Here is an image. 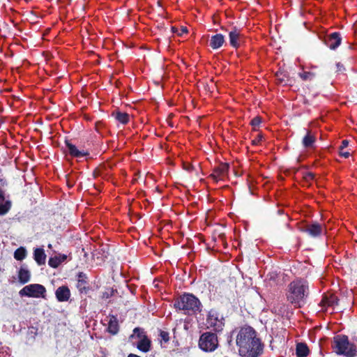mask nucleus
<instances>
[{
	"label": "nucleus",
	"instance_id": "nucleus-2",
	"mask_svg": "<svg viewBox=\"0 0 357 357\" xmlns=\"http://www.w3.org/2000/svg\"><path fill=\"white\" fill-rule=\"evenodd\" d=\"M308 295V284L302 279L291 282L288 286L287 300L296 307H301Z\"/></svg>",
	"mask_w": 357,
	"mask_h": 357
},
{
	"label": "nucleus",
	"instance_id": "nucleus-3",
	"mask_svg": "<svg viewBox=\"0 0 357 357\" xmlns=\"http://www.w3.org/2000/svg\"><path fill=\"white\" fill-rule=\"evenodd\" d=\"M332 348L336 354L345 357H354L357 354L356 345L351 343L348 337L344 335H338L333 337Z\"/></svg>",
	"mask_w": 357,
	"mask_h": 357
},
{
	"label": "nucleus",
	"instance_id": "nucleus-11",
	"mask_svg": "<svg viewBox=\"0 0 357 357\" xmlns=\"http://www.w3.org/2000/svg\"><path fill=\"white\" fill-rule=\"evenodd\" d=\"M70 291L67 286H61L56 289L55 296L58 301L66 302L70 299Z\"/></svg>",
	"mask_w": 357,
	"mask_h": 357
},
{
	"label": "nucleus",
	"instance_id": "nucleus-29",
	"mask_svg": "<svg viewBox=\"0 0 357 357\" xmlns=\"http://www.w3.org/2000/svg\"><path fill=\"white\" fill-rule=\"evenodd\" d=\"M263 136L260 134H258L257 137L253 139L252 141V144L258 145L260 142L262 140Z\"/></svg>",
	"mask_w": 357,
	"mask_h": 357
},
{
	"label": "nucleus",
	"instance_id": "nucleus-8",
	"mask_svg": "<svg viewBox=\"0 0 357 357\" xmlns=\"http://www.w3.org/2000/svg\"><path fill=\"white\" fill-rule=\"evenodd\" d=\"M131 337H137L139 339L137 343V347L141 351L148 352L151 349V341L145 335L142 329L135 328Z\"/></svg>",
	"mask_w": 357,
	"mask_h": 357
},
{
	"label": "nucleus",
	"instance_id": "nucleus-23",
	"mask_svg": "<svg viewBox=\"0 0 357 357\" xmlns=\"http://www.w3.org/2000/svg\"><path fill=\"white\" fill-rule=\"evenodd\" d=\"M26 257V250L24 247L17 248L14 252V258L16 260L22 261Z\"/></svg>",
	"mask_w": 357,
	"mask_h": 357
},
{
	"label": "nucleus",
	"instance_id": "nucleus-13",
	"mask_svg": "<svg viewBox=\"0 0 357 357\" xmlns=\"http://www.w3.org/2000/svg\"><path fill=\"white\" fill-rule=\"evenodd\" d=\"M66 147L68 153L73 157L81 158L88 155V153L86 151L84 150L77 149V148L71 143L66 142Z\"/></svg>",
	"mask_w": 357,
	"mask_h": 357
},
{
	"label": "nucleus",
	"instance_id": "nucleus-21",
	"mask_svg": "<svg viewBox=\"0 0 357 357\" xmlns=\"http://www.w3.org/2000/svg\"><path fill=\"white\" fill-rule=\"evenodd\" d=\"M108 331L110 333L116 334L119 331V324L116 317L112 316L108 324Z\"/></svg>",
	"mask_w": 357,
	"mask_h": 357
},
{
	"label": "nucleus",
	"instance_id": "nucleus-33",
	"mask_svg": "<svg viewBox=\"0 0 357 357\" xmlns=\"http://www.w3.org/2000/svg\"><path fill=\"white\" fill-rule=\"evenodd\" d=\"M314 174H313L312 173L309 172V173H307V174H306V176H305V179H306L307 181H310V180H312V179L314 178Z\"/></svg>",
	"mask_w": 357,
	"mask_h": 357
},
{
	"label": "nucleus",
	"instance_id": "nucleus-27",
	"mask_svg": "<svg viewBox=\"0 0 357 357\" xmlns=\"http://www.w3.org/2000/svg\"><path fill=\"white\" fill-rule=\"evenodd\" d=\"M81 278H82V273H79L77 287L79 289V290L80 291H82V289H85V284H86V281L84 280V279Z\"/></svg>",
	"mask_w": 357,
	"mask_h": 357
},
{
	"label": "nucleus",
	"instance_id": "nucleus-37",
	"mask_svg": "<svg viewBox=\"0 0 357 357\" xmlns=\"http://www.w3.org/2000/svg\"><path fill=\"white\" fill-rule=\"evenodd\" d=\"M337 67L339 71H340L342 68V66L340 63L337 64Z\"/></svg>",
	"mask_w": 357,
	"mask_h": 357
},
{
	"label": "nucleus",
	"instance_id": "nucleus-16",
	"mask_svg": "<svg viewBox=\"0 0 357 357\" xmlns=\"http://www.w3.org/2000/svg\"><path fill=\"white\" fill-rule=\"evenodd\" d=\"M30 271L25 266H22L18 272L19 282L22 284H25L30 280Z\"/></svg>",
	"mask_w": 357,
	"mask_h": 357
},
{
	"label": "nucleus",
	"instance_id": "nucleus-19",
	"mask_svg": "<svg viewBox=\"0 0 357 357\" xmlns=\"http://www.w3.org/2000/svg\"><path fill=\"white\" fill-rule=\"evenodd\" d=\"M35 261L38 265L45 264L46 260V255L43 248H36L33 252Z\"/></svg>",
	"mask_w": 357,
	"mask_h": 357
},
{
	"label": "nucleus",
	"instance_id": "nucleus-35",
	"mask_svg": "<svg viewBox=\"0 0 357 357\" xmlns=\"http://www.w3.org/2000/svg\"><path fill=\"white\" fill-rule=\"evenodd\" d=\"M59 258L61 260V262L63 261L66 259V255L60 256Z\"/></svg>",
	"mask_w": 357,
	"mask_h": 357
},
{
	"label": "nucleus",
	"instance_id": "nucleus-14",
	"mask_svg": "<svg viewBox=\"0 0 357 357\" xmlns=\"http://www.w3.org/2000/svg\"><path fill=\"white\" fill-rule=\"evenodd\" d=\"M326 43L330 49H336L341 43V38L340 34L338 33H332L328 38Z\"/></svg>",
	"mask_w": 357,
	"mask_h": 357
},
{
	"label": "nucleus",
	"instance_id": "nucleus-9",
	"mask_svg": "<svg viewBox=\"0 0 357 357\" xmlns=\"http://www.w3.org/2000/svg\"><path fill=\"white\" fill-rule=\"evenodd\" d=\"M229 43L235 48L238 47L243 41L241 30L234 28L229 32Z\"/></svg>",
	"mask_w": 357,
	"mask_h": 357
},
{
	"label": "nucleus",
	"instance_id": "nucleus-25",
	"mask_svg": "<svg viewBox=\"0 0 357 357\" xmlns=\"http://www.w3.org/2000/svg\"><path fill=\"white\" fill-rule=\"evenodd\" d=\"M299 76L303 80H312L315 77V74L311 72H303L299 73Z\"/></svg>",
	"mask_w": 357,
	"mask_h": 357
},
{
	"label": "nucleus",
	"instance_id": "nucleus-15",
	"mask_svg": "<svg viewBox=\"0 0 357 357\" xmlns=\"http://www.w3.org/2000/svg\"><path fill=\"white\" fill-rule=\"evenodd\" d=\"M225 43V37L220 33L213 36L210 40V46L216 50L220 48Z\"/></svg>",
	"mask_w": 357,
	"mask_h": 357
},
{
	"label": "nucleus",
	"instance_id": "nucleus-26",
	"mask_svg": "<svg viewBox=\"0 0 357 357\" xmlns=\"http://www.w3.org/2000/svg\"><path fill=\"white\" fill-rule=\"evenodd\" d=\"M61 263V260L57 257L50 258L48 262L49 265L53 268H56Z\"/></svg>",
	"mask_w": 357,
	"mask_h": 357
},
{
	"label": "nucleus",
	"instance_id": "nucleus-10",
	"mask_svg": "<svg viewBox=\"0 0 357 357\" xmlns=\"http://www.w3.org/2000/svg\"><path fill=\"white\" fill-rule=\"evenodd\" d=\"M229 165L227 164H220L217 167L211 176L215 181L223 180L227 174Z\"/></svg>",
	"mask_w": 357,
	"mask_h": 357
},
{
	"label": "nucleus",
	"instance_id": "nucleus-31",
	"mask_svg": "<svg viewBox=\"0 0 357 357\" xmlns=\"http://www.w3.org/2000/svg\"><path fill=\"white\" fill-rule=\"evenodd\" d=\"M160 335L165 342H167L169 340V335L167 333L162 332Z\"/></svg>",
	"mask_w": 357,
	"mask_h": 357
},
{
	"label": "nucleus",
	"instance_id": "nucleus-4",
	"mask_svg": "<svg viewBox=\"0 0 357 357\" xmlns=\"http://www.w3.org/2000/svg\"><path fill=\"white\" fill-rule=\"evenodd\" d=\"M201 303L192 294H184L174 303L176 309L182 310L186 314H192L200 311Z\"/></svg>",
	"mask_w": 357,
	"mask_h": 357
},
{
	"label": "nucleus",
	"instance_id": "nucleus-22",
	"mask_svg": "<svg viewBox=\"0 0 357 357\" xmlns=\"http://www.w3.org/2000/svg\"><path fill=\"white\" fill-rule=\"evenodd\" d=\"M296 353L298 357H306L309 354V349L305 344L298 343L296 345Z\"/></svg>",
	"mask_w": 357,
	"mask_h": 357
},
{
	"label": "nucleus",
	"instance_id": "nucleus-18",
	"mask_svg": "<svg viewBox=\"0 0 357 357\" xmlns=\"http://www.w3.org/2000/svg\"><path fill=\"white\" fill-rule=\"evenodd\" d=\"M10 202L5 200L3 193L1 190H0V215L7 213L10 210Z\"/></svg>",
	"mask_w": 357,
	"mask_h": 357
},
{
	"label": "nucleus",
	"instance_id": "nucleus-12",
	"mask_svg": "<svg viewBox=\"0 0 357 357\" xmlns=\"http://www.w3.org/2000/svg\"><path fill=\"white\" fill-rule=\"evenodd\" d=\"M304 231L310 236L317 237L323 233L324 229L321 225L313 223L307 225Z\"/></svg>",
	"mask_w": 357,
	"mask_h": 357
},
{
	"label": "nucleus",
	"instance_id": "nucleus-1",
	"mask_svg": "<svg viewBox=\"0 0 357 357\" xmlns=\"http://www.w3.org/2000/svg\"><path fill=\"white\" fill-rule=\"evenodd\" d=\"M236 344L239 347V353L243 357H258L263 351L255 331L250 327L242 328L236 337Z\"/></svg>",
	"mask_w": 357,
	"mask_h": 357
},
{
	"label": "nucleus",
	"instance_id": "nucleus-5",
	"mask_svg": "<svg viewBox=\"0 0 357 357\" xmlns=\"http://www.w3.org/2000/svg\"><path fill=\"white\" fill-rule=\"evenodd\" d=\"M218 346V340L217 335L211 332L204 333L199 337V347L206 352L215 351Z\"/></svg>",
	"mask_w": 357,
	"mask_h": 357
},
{
	"label": "nucleus",
	"instance_id": "nucleus-30",
	"mask_svg": "<svg viewBox=\"0 0 357 357\" xmlns=\"http://www.w3.org/2000/svg\"><path fill=\"white\" fill-rule=\"evenodd\" d=\"M260 123L261 119L259 117H255L251 121V124L255 127L259 126Z\"/></svg>",
	"mask_w": 357,
	"mask_h": 357
},
{
	"label": "nucleus",
	"instance_id": "nucleus-28",
	"mask_svg": "<svg viewBox=\"0 0 357 357\" xmlns=\"http://www.w3.org/2000/svg\"><path fill=\"white\" fill-rule=\"evenodd\" d=\"M172 31L174 33H176L178 36H182L184 33H186L188 32V29L185 26H182L180 29L172 27Z\"/></svg>",
	"mask_w": 357,
	"mask_h": 357
},
{
	"label": "nucleus",
	"instance_id": "nucleus-38",
	"mask_svg": "<svg viewBox=\"0 0 357 357\" xmlns=\"http://www.w3.org/2000/svg\"><path fill=\"white\" fill-rule=\"evenodd\" d=\"M48 248H52V244H49V245H48Z\"/></svg>",
	"mask_w": 357,
	"mask_h": 357
},
{
	"label": "nucleus",
	"instance_id": "nucleus-24",
	"mask_svg": "<svg viewBox=\"0 0 357 357\" xmlns=\"http://www.w3.org/2000/svg\"><path fill=\"white\" fill-rule=\"evenodd\" d=\"M116 119L121 123L126 124L129 120V116L125 112H117L116 114Z\"/></svg>",
	"mask_w": 357,
	"mask_h": 357
},
{
	"label": "nucleus",
	"instance_id": "nucleus-32",
	"mask_svg": "<svg viewBox=\"0 0 357 357\" xmlns=\"http://www.w3.org/2000/svg\"><path fill=\"white\" fill-rule=\"evenodd\" d=\"M340 155L343 156L344 158H348L350 155L349 152L344 151L343 149L340 150Z\"/></svg>",
	"mask_w": 357,
	"mask_h": 357
},
{
	"label": "nucleus",
	"instance_id": "nucleus-17",
	"mask_svg": "<svg viewBox=\"0 0 357 357\" xmlns=\"http://www.w3.org/2000/svg\"><path fill=\"white\" fill-rule=\"evenodd\" d=\"M337 304V298L335 296H334L333 294L325 295L321 301V305L324 307H333L334 305H335Z\"/></svg>",
	"mask_w": 357,
	"mask_h": 357
},
{
	"label": "nucleus",
	"instance_id": "nucleus-7",
	"mask_svg": "<svg viewBox=\"0 0 357 357\" xmlns=\"http://www.w3.org/2000/svg\"><path fill=\"white\" fill-rule=\"evenodd\" d=\"M46 293L45 287L39 284H31L23 287L19 292L21 296L44 298Z\"/></svg>",
	"mask_w": 357,
	"mask_h": 357
},
{
	"label": "nucleus",
	"instance_id": "nucleus-36",
	"mask_svg": "<svg viewBox=\"0 0 357 357\" xmlns=\"http://www.w3.org/2000/svg\"><path fill=\"white\" fill-rule=\"evenodd\" d=\"M128 357H140L136 354H130L128 356Z\"/></svg>",
	"mask_w": 357,
	"mask_h": 357
},
{
	"label": "nucleus",
	"instance_id": "nucleus-20",
	"mask_svg": "<svg viewBox=\"0 0 357 357\" xmlns=\"http://www.w3.org/2000/svg\"><path fill=\"white\" fill-rule=\"evenodd\" d=\"M302 142L305 148H312L315 142V137L311 133V132L307 131V134L303 137Z\"/></svg>",
	"mask_w": 357,
	"mask_h": 357
},
{
	"label": "nucleus",
	"instance_id": "nucleus-6",
	"mask_svg": "<svg viewBox=\"0 0 357 357\" xmlns=\"http://www.w3.org/2000/svg\"><path fill=\"white\" fill-rule=\"evenodd\" d=\"M206 327L215 331H221L224 326V318L217 310L211 309L207 314Z\"/></svg>",
	"mask_w": 357,
	"mask_h": 357
},
{
	"label": "nucleus",
	"instance_id": "nucleus-34",
	"mask_svg": "<svg viewBox=\"0 0 357 357\" xmlns=\"http://www.w3.org/2000/svg\"><path fill=\"white\" fill-rule=\"evenodd\" d=\"M349 144V142L347 140H343L342 142V145L340 146V149H343L346 148Z\"/></svg>",
	"mask_w": 357,
	"mask_h": 357
}]
</instances>
